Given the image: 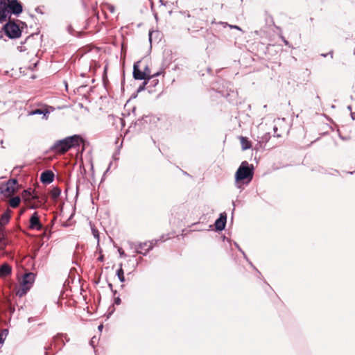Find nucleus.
Masks as SVG:
<instances>
[{
  "label": "nucleus",
  "instance_id": "1",
  "mask_svg": "<svg viewBox=\"0 0 355 355\" xmlns=\"http://www.w3.org/2000/svg\"><path fill=\"white\" fill-rule=\"evenodd\" d=\"M23 11L22 4L18 0H0V22L10 19V15L19 16Z\"/></svg>",
  "mask_w": 355,
  "mask_h": 355
},
{
  "label": "nucleus",
  "instance_id": "2",
  "mask_svg": "<svg viewBox=\"0 0 355 355\" xmlns=\"http://www.w3.org/2000/svg\"><path fill=\"white\" fill-rule=\"evenodd\" d=\"M81 140L82 138L77 135L67 137L63 139L57 141L51 147V149L56 153H64L70 148L79 146Z\"/></svg>",
  "mask_w": 355,
  "mask_h": 355
},
{
  "label": "nucleus",
  "instance_id": "3",
  "mask_svg": "<svg viewBox=\"0 0 355 355\" xmlns=\"http://www.w3.org/2000/svg\"><path fill=\"white\" fill-rule=\"evenodd\" d=\"M254 175V166L247 161H243L235 173L236 181L239 182L248 179L250 181Z\"/></svg>",
  "mask_w": 355,
  "mask_h": 355
},
{
  "label": "nucleus",
  "instance_id": "4",
  "mask_svg": "<svg viewBox=\"0 0 355 355\" xmlns=\"http://www.w3.org/2000/svg\"><path fill=\"white\" fill-rule=\"evenodd\" d=\"M35 280V275L32 272L26 273L22 278L21 286L17 292L19 297L24 295L31 288Z\"/></svg>",
  "mask_w": 355,
  "mask_h": 355
},
{
  "label": "nucleus",
  "instance_id": "5",
  "mask_svg": "<svg viewBox=\"0 0 355 355\" xmlns=\"http://www.w3.org/2000/svg\"><path fill=\"white\" fill-rule=\"evenodd\" d=\"M5 34L11 39L18 38L21 36V31L19 26L13 21H9L2 28Z\"/></svg>",
  "mask_w": 355,
  "mask_h": 355
},
{
  "label": "nucleus",
  "instance_id": "6",
  "mask_svg": "<svg viewBox=\"0 0 355 355\" xmlns=\"http://www.w3.org/2000/svg\"><path fill=\"white\" fill-rule=\"evenodd\" d=\"M17 180L15 178L8 180L5 185L0 187V193L6 197L13 195L17 190Z\"/></svg>",
  "mask_w": 355,
  "mask_h": 355
},
{
  "label": "nucleus",
  "instance_id": "7",
  "mask_svg": "<svg viewBox=\"0 0 355 355\" xmlns=\"http://www.w3.org/2000/svg\"><path fill=\"white\" fill-rule=\"evenodd\" d=\"M21 198L28 205L30 208L35 209L37 207V206L32 204L31 202L33 200L37 199L38 196L31 189L24 190L21 193Z\"/></svg>",
  "mask_w": 355,
  "mask_h": 355
},
{
  "label": "nucleus",
  "instance_id": "8",
  "mask_svg": "<svg viewBox=\"0 0 355 355\" xmlns=\"http://www.w3.org/2000/svg\"><path fill=\"white\" fill-rule=\"evenodd\" d=\"M29 228L31 230H42L43 226L40 221L37 212H34L29 219Z\"/></svg>",
  "mask_w": 355,
  "mask_h": 355
},
{
  "label": "nucleus",
  "instance_id": "9",
  "mask_svg": "<svg viewBox=\"0 0 355 355\" xmlns=\"http://www.w3.org/2000/svg\"><path fill=\"white\" fill-rule=\"evenodd\" d=\"M157 240H152L150 241H146L144 243H138V250H141L143 255H146L147 253L153 248V246L157 243Z\"/></svg>",
  "mask_w": 355,
  "mask_h": 355
},
{
  "label": "nucleus",
  "instance_id": "10",
  "mask_svg": "<svg viewBox=\"0 0 355 355\" xmlns=\"http://www.w3.org/2000/svg\"><path fill=\"white\" fill-rule=\"evenodd\" d=\"M64 345L63 340V334H58L53 339V342L51 344V346L45 347L44 349L46 350L45 355H47V350L52 347L53 345L55 348H57L58 350L61 349L62 346Z\"/></svg>",
  "mask_w": 355,
  "mask_h": 355
},
{
  "label": "nucleus",
  "instance_id": "11",
  "mask_svg": "<svg viewBox=\"0 0 355 355\" xmlns=\"http://www.w3.org/2000/svg\"><path fill=\"white\" fill-rule=\"evenodd\" d=\"M141 61L136 62L133 66V77L135 80H146L147 77L143 71L139 69Z\"/></svg>",
  "mask_w": 355,
  "mask_h": 355
},
{
  "label": "nucleus",
  "instance_id": "12",
  "mask_svg": "<svg viewBox=\"0 0 355 355\" xmlns=\"http://www.w3.org/2000/svg\"><path fill=\"white\" fill-rule=\"evenodd\" d=\"M53 180L54 173L51 171L46 170L41 173L40 181L43 184H50L53 181Z\"/></svg>",
  "mask_w": 355,
  "mask_h": 355
},
{
  "label": "nucleus",
  "instance_id": "13",
  "mask_svg": "<svg viewBox=\"0 0 355 355\" xmlns=\"http://www.w3.org/2000/svg\"><path fill=\"white\" fill-rule=\"evenodd\" d=\"M227 220V216L225 214H220V217L215 222V227L217 230H223L225 229Z\"/></svg>",
  "mask_w": 355,
  "mask_h": 355
},
{
  "label": "nucleus",
  "instance_id": "14",
  "mask_svg": "<svg viewBox=\"0 0 355 355\" xmlns=\"http://www.w3.org/2000/svg\"><path fill=\"white\" fill-rule=\"evenodd\" d=\"M11 210L8 209L3 214H2L0 218L1 226L3 227L10 219Z\"/></svg>",
  "mask_w": 355,
  "mask_h": 355
},
{
  "label": "nucleus",
  "instance_id": "15",
  "mask_svg": "<svg viewBox=\"0 0 355 355\" xmlns=\"http://www.w3.org/2000/svg\"><path fill=\"white\" fill-rule=\"evenodd\" d=\"M161 74L160 71L156 72L154 74L151 75V77H147L146 81L148 82V84H150L149 86L151 87H155L158 83L159 80L156 78L159 76Z\"/></svg>",
  "mask_w": 355,
  "mask_h": 355
},
{
  "label": "nucleus",
  "instance_id": "16",
  "mask_svg": "<svg viewBox=\"0 0 355 355\" xmlns=\"http://www.w3.org/2000/svg\"><path fill=\"white\" fill-rule=\"evenodd\" d=\"M12 268L8 263H3L0 266V277H6L11 273Z\"/></svg>",
  "mask_w": 355,
  "mask_h": 355
},
{
  "label": "nucleus",
  "instance_id": "17",
  "mask_svg": "<svg viewBox=\"0 0 355 355\" xmlns=\"http://www.w3.org/2000/svg\"><path fill=\"white\" fill-rule=\"evenodd\" d=\"M239 139L242 150H245L252 147L251 142L246 137L241 136Z\"/></svg>",
  "mask_w": 355,
  "mask_h": 355
},
{
  "label": "nucleus",
  "instance_id": "18",
  "mask_svg": "<svg viewBox=\"0 0 355 355\" xmlns=\"http://www.w3.org/2000/svg\"><path fill=\"white\" fill-rule=\"evenodd\" d=\"M21 202V198L19 196H15L10 199L9 205L12 208H17Z\"/></svg>",
  "mask_w": 355,
  "mask_h": 355
},
{
  "label": "nucleus",
  "instance_id": "19",
  "mask_svg": "<svg viewBox=\"0 0 355 355\" xmlns=\"http://www.w3.org/2000/svg\"><path fill=\"white\" fill-rule=\"evenodd\" d=\"M49 111L46 110H42V109H36L33 111H31L29 114L30 115H36V114H43L44 117L46 116L49 114Z\"/></svg>",
  "mask_w": 355,
  "mask_h": 355
},
{
  "label": "nucleus",
  "instance_id": "20",
  "mask_svg": "<svg viewBox=\"0 0 355 355\" xmlns=\"http://www.w3.org/2000/svg\"><path fill=\"white\" fill-rule=\"evenodd\" d=\"M60 193H61V190L58 187L53 188L51 192V197L53 199H57L60 196Z\"/></svg>",
  "mask_w": 355,
  "mask_h": 355
},
{
  "label": "nucleus",
  "instance_id": "21",
  "mask_svg": "<svg viewBox=\"0 0 355 355\" xmlns=\"http://www.w3.org/2000/svg\"><path fill=\"white\" fill-rule=\"evenodd\" d=\"M116 275L121 282H125L124 272L121 266L120 267L119 269L117 270Z\"/></svg>",
  "mask_w": 355,
  "mask_h": 355
},
{
  "label": "nucleus",
  "instance_id": "22",
  "mask_svg": "<svg viewBox=\"0 0 355 355\" xmlns=\"http://www.w3.org/2000/svg\"><path fill=\"white\" fill-rule=\"evenodd\" d=\"M128 243L131 249L135 250L137 253H143L141 250H138V243H135L132 241H128Z\"/></svg>",
  "mask_w": 355,
  "mask_h": 355
},
{
  "label": "nucleus",
  "instance_id": "23",
  "mask_svg": "<svg viewBox=\"0 0 355 355\" xmlns=\"http://www.w3.org/2000/svg\"><path fill=\"white\" fill-rule=\"evenodd\" d=\"M6 242L4 241V234H0V250H3L6 247Z\"/></svg>",
  "mask_w": 355,
  "mask_h": 355
},
{
  "label": "nucleus",
  "instance_id": "24",
  "mask_svg": "<svg viewBox=\"0 0 355 355\" xmlns=\"http://www.w3.org/2000/svg\"><path fill=\"white\" fill-rule=\"evenodd\" d=\"M143 71H144V73H146V77H150V78L151 77V75H152L151 74V71H150L149 67L147 64L145 65Z\"/></svg>",
  "mask_w": 355,
  "mask_h": 355
},
{
  "label": "nucleus",
  "instance_id": "25",
  "mask_svg": "<svg viewBox=\"0 0 355 355\" xmlns=\"http://www.w3.org/2000/svg\"><path fill=\"white\" fill-rule=\"evenodd\" d=\"M92 234L94 236V238L98 241L99 240L98 231L97 230H96L95 228H92Z\"/></svg>",
  "mask_w": 355,
  "mask_h": 355
},
{
  "label": "nucleus",
  "instance_id": "26",
  "mask_svg": "<svg viewBox=\"0 0 355 355\" xmlns=\"http://www.w3.org/2000/svg\"><path fill=\"white\" fill-rule=\"evenodd\" d=\"M146 85H148V82L146 81V80H144L142 85H140L139 87L138 88L137 91L141 92L142 90H144Z\"/></svg>",
  "mask_w": 355,
  "mask_h": 355
},
{
  "label": "nucleus",
  "instance_id": "27",
  "mask_svg": "<svg viewBox=\"0 0 355 355\" xmlns=\"http://www.w3.org/2000/svg\"><path fill=\"white\" fill-rule=\"evenodd\" d=\"M121 302V300L119 297H117L114 299V304L116 305H119Z\"/></svg>",
  "mask_w": 355,
  "mask_h": 355
},
{
  "label": "nucleus",
  "instance_id": "28",
  "mask_svg": "<svg viewBox=\"0 0 355 355\" xmlns=\"http://www.w3.org/2000/svg\"><path fill=\"white\" fill-rule=\"evenodd\" d=\"M273 130H274V133H275V136L277 137H281V135L279 134H277V128L276 126H275L273 128Z\"/></svg>",
  "mask_w": 355,
  "mask_h": 355
},
{
  "label": "nucleus",
  "instance_id": "29",
  "mask_svg": "<svg viewBox=\"0 0 355 355\" xmlns=\"http://www.w3.org/2000/svg\"><path fill=\"white\" fill-rule=\"evenodd\" d=\"M118 251H119L121 257H125L126 256L125 252H124V251L122 250V248H119L118 250Z\"/></svg>",
  "mask_w": 355,
  "mask_h": 355
},
{
  "label": "nucleus",
  "instance_id": "30",
  "mask_svg": "<svg viewBox=\"0 0 355 355\" xmlns=\"http://www.w3.org/2000/svg\"><path fill=\"white\" fill-rule=\"evenodd\" d=\"M270 137L269 134H266L264 137H262V141L263 142V140L265 139L266 141Z\"/></svg>",
  "mask_w": 355,
  "mask_h": 355
},
{
  "label": "nucleus",
  "instance_id": "31",
  "mask_svg": "<svg viewBox=\"0 0 355 355\" xmlns=\"http://www.w3.org/2000/svg\"><path fill=\"white\" fill-rule=\"evenodd\" d=\"M230 27L231 28H235V29L241 30V28L238 26H236V25H230Z\"/></svg>",
  "mask_w": 355,
  "mask_h": 355
},
{
  "label": "nucleus",
  "instance_id": "32",
  "mask_svg": "<svg viewBox=\"0 0 355 355\" xmlns=\"http://www.w3.org/2000/svg\"><path fill=\"white\" fill-rule=\"evenodd\" d=\"M4 342V338H3V335H0V344L2 345Z\"/></svg>",
  "mask_w": 355,
  "mask_h": 355
},
{
  "label": "nucleus",
  "instance_id": "33",
  "mask_svg": "<svg viewBox=\"0 0 355 355\" xmlns=\"http://www.w3.org/2000/svg\"><path fill=\"white\" fill-rule=\"evenodd\" d=\"M351 117L353 120H355V112H351Z\"/></svg>",
  "mask_w": 355,
  "mask_h": 355
},
{
  "label": "nucleus",
  "instance_id": "34",
  "mask_svg": "<svg viewBox=\"0 0 355 355\" xmlns=\"http://www.w3.org/2000/svg\"><path fill=\"white\" fill-rule=\"evenodd\" d=\"M152 34H153V32H152V31H150V32H149V41H150V42H151Z\"/></svg>",
  "mask_w": 355,
  "mask_h": 355
},
{
  "label": "nucleus",
  "instance_id": "35",
  "mask_svg": "<svg viewBox=\"0 0 355 355\" xmlns=\"http://www.w3.org/2000/svg\"><path fill=\"white\" fill-rule=\"evenodd\" d=\"M108 287L110 288L111 291H112L113 286H112V284L111 283L108 284Z\"/></svg>",
  "mask_w": 355,
  "mask_h": 355
},
{
  "label": "nucleus",
  "instance_id": "36",
  "mask_svg": "<svg viewBox=\"0 0 355 355\" xmlns=\"http://www.w3.org/2000/svg\"><path fill=\"white\" fill-rule=\"evenodd\" d=\"M103 328V324H100L98 327V330L101 331Z\"/></svg>",
  "mask_w": 355,
  "mask_h": 355
},
{
  "label": "nucleus",
  "instance_id": "37",
  "mask_svg": "<svg viewBox=\"0 0 355 355\" xmlns=\"http://www.w3.org/2000/svg\"><path fill=\"white\" fill-rule=\"evenodd\" d=\"M3 334H5L6 335V334H8V330H7V329H4V330L2 331L1 334L3 335Z\"/></svg>",
  "mask_w": 355,
  "mask_h": 355
},
{
  "label": "nucleus",
  "instance_id": "38",
  "mask_svg": "<svg viewBox=\"0 0 355 355\" xmlns=\"http://www.w3.org/2000/svg\"><path fill=\"white\" fill-rule=\"evenodd\" d=\"M10 311L11 313H13L15 311V308H10Z\"/></svg>",
  "mask_w": 355,
  "mask_h": 355
},
{
  "label": "nucleus",
  "instance_id": "39",
  "mask_svg": "<svg viewBox=\"0 0 355 355\" xmlns=\"http://www.w3.org/2000/svg\"><path fill=\"white\" fill-rule=\"evenodd\" d=\"M347 109L351 111L352 110V106L351 105H348L347 106Z\"/></svg>",
  "mask_w": 355,
  "mask_h": 355
},
{
  "label": "nucleus",
  "instance_id": "40",
  "mask_svg": "<svg viewBox=\"0 0 355 355\" xmlns=\"http://www.w3.org/2000/svg\"><path fill=\"white\" fill-rule=\"evenodd\" d=\"M284 42L285 44H286V45H288V41H287V40H284Z\"/></svg>",
  "mask_w": 355,
  "mask_h": 355
},
{
  "label": "nucleus",
  "instance_id": "41",
  "mask_svg": "<svg viewBox=\"0 0 355 355\" xmlns=\"http://www.w3.org/2000/svg\"><path fill=\"white\" fill-rule=\"evenodd\" d=\"M112 292L114 293V295H115V294L116 293V290H114L113 288H112Z\"/></svg>",
  "mask_w": 355,
  "mask_h": 355
},
{
  "label": "nucleus",
  "instance_id": "42",
  "mask_svg": "<svg viewBox=\"0 0 355 355\" xmlns=\"http://www.w3.org/2000/svg\"><path fill=\"white\" fill-rule=\"evenodd\" d=\"M329 54H330V55H331V58H333V52H332V51L329 52Z\"/></svg>",
  "mask_w": 355,
  "mask_h": 355
},
{
  "label": "nucleus",
  "instance_id": "43",
  "mask_svg": "<svg viewBox=\"0 0 355 355\" xmlns=\"http://www.w3.org/2000/svg\"><path fill=\"white\" fill-rule=\"evenodd\" d=\"M316 98L318 99V100H320V98L318 95H317Z\"/></svg>",
  "mask_w": 355,
  "mask_h": 355
},
{
  "label": "nucleus",
  "instance_id": "44",
  "mask_svg": "<svg viewBox=\"0 0 355 355\" xmlns=\"http://www.w3.org/2000/svg\"><path fill=\"white\" fill-rule=\"evenodd\" d=\"M322 56L326 57L327 54H322Z\"/></svg>",
  "mask_w": 355,
  "mask_h": 355
},
{
  "label": "nucleus",
  "instance_id": "45",
  "mask_svg": "<svg viewBox=\"0 0 355 355\" xmlns=\"http://www.w3.org/2000/svg\"><path fill=\"white\" fill-rule=\"evenodd\" d=\"M354 54L355 55V49H354Z\"/></svg>",
  "mask_w": 355,
  "mask_h": 355
}]
</instances>
